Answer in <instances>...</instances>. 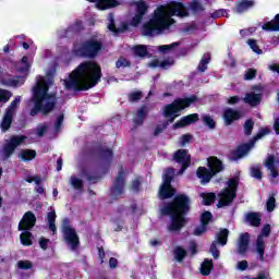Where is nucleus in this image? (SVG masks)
Instances as JSON below:
<instances>
[{"mask_svg": "<svg viewBox=\"0 0 279 279\" xmlns=\"http://www.w3.org/2000/svg\"><path fill=\"white\" fill-rule=\"evenodd\" d=\"M186 19L189 16V8L183 2L175 0L170 1L168 4L158 5L153 12L150 21L143 25L144 36H160L162 32H167L171 26L175 25V20Z\"/></svg>", "mask_w": 279, "mask_h": 279, "instance_id": "nucleus-1", "label": "nucleus"}, {"mask_svg": "<svg viewBox=\"0 0 279 279\" xmlns=\"http://www.w3.org/2000/svg\"><path fill=\"white\" fill-rule=\"evenodd\" d=\"M101 77H104V73L99 63L93 60L83 61L70 73L69 80L65 81V88L66 90H75V93L90 90L101 82Z\"/></svg>", "mask_w": 279, "mask_h": 279, "instance_id": "nucleus-2", "label": "nucleus"}, {"mask_svg": "<svg viewBox=\"0 0 279 279\" xmlns=\"http://www.w3.org/2000/svg\"><path fill=\"white\" fill-rule=\"evenodd\" d=\"M161 217H170L169 232H180L189 223L186 216L191 213V197L177 194L172 202L163 203L159 208Z\"/></svg>", "mask_w": 279, "mask_h": 279, "instance_id": "nucleus-3", "label": "nucleus"}, {"mask_svg": "<svg viewBox=\"0 0 279 279\" xmlns=\"http://www.w3.org/2000/svg\"><path fill=\"white\" fill-rule=\"evenodd\" d=\"M31 101L34 104V107L29 111L31 117H36L38 112H40L43 117H47V114H50V112L56 110L58 98L56 97V94H49V84L41 81L37 82L33 88V97Z\"/></svg>", "mask_w": 279, "mask_h": 279, "instance_id": "nucleus-4", "label": "nucleus"}, {"mask_svg": "<svg viewBox=\"0 0 279 279\" xmlns=\"http://www.w3.org/2000/svg\"><path fill=\"white\" fill-rule=\"evenodd\" d=\"M147 12H149V5L147 2L143 0L137 1L135 2V15L131 19L130 23L122 22L120 27H117V24H114V17L110 14L108 29L109 32L114 33L116 36H119V34H125V32L130 31V25L132 27H138V25L143 23V19H145V14H147Z\"/></svg>", "mask_w": 279, "mask_h": 279, "instance_id": "nucleus-5", "label": "nucleus"}, {"mask_svg": "<svg viewBox=\"0 0 279 279\" xmlns=\"http://www.w3.org/2000/svg\"><path fill=\"white\" fill-rule=\"evenodd\" d=\"M199 98L197 95H192L185 98H177L171 104L163 106V117L167 119L163 122V128H169L170 123H173L178 117H180V112L182 110H186V108H191L193 104H197Z\"/></svg>", "mask_w": 279, "mask_h": 279, "instance_id": "nucleus-6", "label": "nucleus"}, {"mask_svg": "<svg viewBox=\"0 0 279 279\" xmlns=\"http://www.w3.org/2000/svg\"><path fill=\"white\" fill-rule=\"evenodd\" d=\"M102 49L104 44L101 41L97 39H87L75 50V56H78V58L95 60V58L101 53Z\"/></svg>", "mask_w": 279, "mask_h": 279, "instance_id": "nucleus-7", "label": "nucleus"}, {"mask_svg": "<svg viewBox=\"0 0 279 279\" xmlns=\"http://www.w3.org/2000/svg\"><path fill=\"white\" fill-rule=\"evenodd\" d=\"M173 168H167L163 173V183L159 189V199H171V197L175 196V187L171 185L173 182Z\"/></svg>", "mask_w": 279, "mask_h": 279, "instance_id": "nucleus-8", "label": "nucleus"}, {"mask_svg": "<svg viewBox=\"0 0 279 279\" xmlns=\"http://www.w3.org/2000/svg\"><path fill=\"white\" fill-rule=\"evenodd\" d=\"M126 178H128V174L125 173V169H123V166H121L110 187V195L113 199L117 201L119 199V197H122V195H124Z\"/></svg>", "mask_w": 279, "mask_h": 279, "instance_id": "nucleus-9", "label": "nucleus"}, {"mask_svg": "<svg viewBox=\"0 0 279 279\" xmlns=\"http://www.w3.org/2000/svg\"><path fill=\"white\" fill-rule=\"evenodd\" d=\"M271 234V225L266 223L262 228L260 234L257 236L255 242V252L257 253V260H260V263H265V250L267 245L265 244L264 236H269Z\"/></svg>", "mask_w": 279, "mask_h": 279, "instance_id": "nucleus-10", "label": "nucleus"}, {"mask_svg": "<svg viewBox=\"0 0 279 279\" xmlns=\"http://www.w3.org/2000/svg\"><path fill=\"white\" fill-rule=\"evenodd\" d=\"M26 140H27V136L25 135H13L10 138V142L4 144L2 148L3 160H8L12 158V154H14V151L16 150V147H19L20 145H23V143H25Z\"/></svg>", "mask_w": 279, "mask_h": 279, "instance_id": "nucleus-11", "label": "nucleus"}, {"mask_svg": "<svg viewBox=\"0 0 279 279\" xmlns=\"http://www.w3.org/2000/svg\"><path fill=\"white\" fill-rule=\"evenodd\" d=\"M61 232L63 234V240L71 246V250H77L80 247V235H77V231H75L73 227L63 225Z\"/></svg>", "mask_w": 279, "mask_h": 279, "instance_id": "nucleus-12", "label": "nucleus"}, {"mask_svg": "<svg viewBox=\"0 0 279 279\" xmlns=\"http://www.w3.org/2000/svg\"><path fill=\"white\" fill-rule=\"evenodd\" d=\"M92 151L95 156H98L100 160H104L108 165V167L112 165V158H114V153L112 151V149L102 145H98L95 146Z\"/></svg>", "mask_w": 279, "mask_h": 279, "instance_id": "nucleus-13", "label": "nucleus"}, {"mask_svg": "<svg viewBox=\"0 0 279 279\" xmlns=\"http://www.w3.org/2000/svg\"><path fill=\"white\" fill-rule=\"evenodd\" d=\"M173 160L181 165V173L191 167V155H189V150L186 149L177 150L174 153Z\"/></svg>", "mask_w": 279, "mask_h": 279, "instance_id": "nucleus-14", "label": "nucleus"}, {"mask_svg": "<svg viewBox=\"0 0 279 279\" xmlns=\"http://www.w3.org/2000/svg\"><path fill=\"white\" fill-rule=\"evenodd\" d=\"M252 147H254L252 142L239 145L236 147V149H234L230 153L229 160H231L232 162H234L236 160H241V158H243V156H247V154H250V150L252 149Z\"/></svg>", "mask_w": 279, "mask_h": 279, "instance_id": "nucleus-15", "label": "nucleus"}, {"mask_svg": "<svg viewBox=\"0 0 279 279\" xmlns=\"http://www.w3.org/2000/svg\"><path fill=\"white\" fill-rule=\"evenodd\" d=\"M219 195L220 199L217 204L219 208L230 206L234 202V199H236V193L228 187H226Z\"/></svg>", "mask_w": 279, "mask_h": 279, "instance_id": "nucleus-16", "label": "nucleus"}, {"mask_svg": "<svg viewBox=\"0 0 279 279\" xmlns=\"http://www.w3.org/2000/svg\"><path fill=\"white\" fill-rule=\"evenodd\" d=\"M36 226V215L32 211H26L19 223V230H32Z\"/></svg>", "mask_w": 279, "mask_h": 279, "instance_id": "nucleus-17", "label": "nucleus"}, {"mask_svg": "<svg viewBox=\"0 0 279 279\" xmlns=\"http://www.w3.org/2000/svg\"><path fill=\"white\" fill-rule=\"evenodd\" d=\"M197 121H199V114L191 113V114H187L185 117H182L179 121H177L172 125V129L180 130L182 128H186L189 125H193V123H197Z\"/></svg>", "mask_w": 279, "mask_h": 279, "instance_id": "nucleus-18", "label": "nucleus"}, {"mask_svg": "<svg viewBox=\"0 0 279 279\" xmlns=\"http://www.w3.org/2000/svg\"><path fill=\"white\" fill-rule=\"evenodd\" d=\"M250 250V233H242L238 239V254L245 256Z\"/></svg>", "mask_w": 279, "mask_h": 279, "instance_id": "nucleus-19", "label": "nucleus"}, {"mask_svg": "<svg viewBox=\"0 0 279 279\" xmlns=\"http://www.w3.org/2000/svg\"><path fill=\"white\" fill-rule=\"evenodd\" d=\"M278 163H279V160H276V155H271V154H269L267 159L264 161V167H266V169L270 171V175L274 179L278 178L279 175L278 168L276 167V165Z\"/></svg>", "mask_w": 279, "mask_h": 279, "instance_id": "nucleus-20", "label": "nucleus"}, {"mask_svg": "<svg viewBox=\"0 0 279 279\" xmlns=\"http://www.w3.org/2000/svg\"><path fill=\"white\" fill-rule=\"evenodd\" d=\"M147 114H149V107H147V105L140 107V109L136 111V118L133 119L134 128H141V125L145 123Z\"/></svg>", "mask_w": 279, "mask_h": 279, "instance_id": "nucleus-21", "label": "nucleus"}, {"mask_svg": "<svg viewBox=\"0 0 279 279\" xmlns=\"http://www.w3.org/2000/svg\"><path fill=\"white\" fill-rule=\"evenodd\" d=\"M223 120H225V125H232L233 121H239L241 119V111L234 110L232 108H227L223 111Z\"/></svg>", "mask_w": 279, "mask_h": 279, "instance_id": "nucleus-22", "label": "nucleus"}, {"mask_svg": "<svg viewBox=\"0 0 279 279\" xmlns=\"http://www.w3.org/2000/svg\"><path fill=\"white\" fill-rule=\"evenodd\" d=\"M197 178L201 180L202 184H208L213 178H215V172L206 167H198L196 171Z\"/></svg>", "mask_w": 279, "mask_h": 279, "instance_id": "nucleus-23", "label": "nucleus"}, {"mask_svg": "<svg viewBox=\"0 0 279 279\" xmlns=\"http://www.w3.org/2000/svg\"><path fill=\"white\" fill-rule=\"evenodd\" d=\"M122 3V0H98L96 8L98 10H112V8H119Z\"/></svg>", "mask_w": 279, "mask_h": 279, "instance_id": "nucleus-24", "label": "nucleus"}, {"mask_svg": "<svg viewBox=\"0 0 279 279\" xmlns=\"http://www.w3.org/2000/svg\"><path fill=\"white\" fill-rule=\"evenodd\" d=\"M208 167L210 171L217 175V173H221L223 170V162L217 157H209Z\"/></svg>", "mask_w": 279, "mask_h": 279, "instance_id": "nucleus-25", "label": "nucleus"}, {"mask_svg": "<svg viewBox=\"0 0 279 279\" xmlns=\"http://www.w3.org/2000/svg\"><path fill=\"white\" fill-rule=\"evenodd\" d=\"M135 58H151V53L145 45H135L132 48Z\"/></svg>", "mask_w": 279, "mask_h": 279, "instance_id": "nucleus-26", "label": "nucleus"}, {"mask_svg": "<svg viewBox=\"0 0 279 279\" xmlns=\"http://www.w3.org/2000/svg\"><path fill=\"white\" fill-rule=\"evenodd\" d=\"M263 99V94L248 93L244 97V102L250 104L253 108L258 106Z\"/></svg>", "mask_w": 279, "mask_h": 279, "instance_id": "nucleus-27", "label": "nucleus"}, {"mask_svg": "<svg viewBox=\"0 0 279 279\" xmlns=\"http://www.w3.org/2000/svg\"><path fill=\"white\" fill-rule=\"evenodd\" d=\"M82 174L86 178L87 182H90L92 184H97V182L101 180V175L97 174V172H90L88 168H83Z\"/></svg>", "mask_w": 279, "mask_h": 279, "instance_id": "nucleus-28", "label": "nucleus"}, {"mask_svg": "<svg viewBox=\"0 0 279 279\" xmlns=\"http://www.w3.org/2000/svg\"><path fill=\"white\" fill-rule=\"evenodd\" d=\"M228 236H230V230L220 229V231L216 234V244L218 243V245H221L222 247L228 245Z\"/></svg>", "mask_w": 279, "mask_h": 279, "instance_id": "nucleus-29", "label": "nucleus"}, {"mask_svg": "<svg viewBox=\"0 0 279 279\" xmlns=\"http://www.w3.org/2000/svg\"><path fill=\"white\" fill-rule=\"evenodd\" d=\"M24 162H29L36 158V150L34 149H22L17 155Z\"/></svg>", "mask_w": 279, "mask_h": 279, "instance_id": "nucleus-30", "label": "nucleus"}, {"mask_svg": "<svg viewBox=\"0 0 279 279\" xmlns=\"http://www.w3.org/2000/svg\"><path fill=\"white\" fill-rule=\"evenodd\" d=\"M213 269H215V264L213 263V259H204V262L201 265L202 276H210Z\"/></svg>", "mask_w": 279, "mask_h": 279, "instance_id": "nucleus-31", "label": "nucleus"}, {"mask_svg": "<svg viewBox=\"0 0 279 279\" xmlns=\"http://www.w3.org/2000/svg\"><path fill=\"white\" fill-rule=\"evenodd\" d=\"M250 8H254V0H242L236 4L235 12L243 14V12H247Z\"/></svg>", "mask_w": 279, "mask_h": 279, "instance_id": "nucleus-32", "label": "nucleus"}, {"mask_svg": "<svg viewBox=\"0 0 279 279\" xmlns=\"http://www.w3.org/2000/svg\"><path fill=\"white\" fill-rule=\"evenodd\" d=\"M246 221H248L253 228L260 227V214L254 211L248 213L246 215Z\"/></svg>", "mask_w": 279, "mask_h": 279, "instance_id": "nucleus-33", "label": "nucleus"}, {"mask_svg": "<svg viewBox=\"0 0 279 279\" xmlns=\"http://www.w3.org/2000/svg\"><path fill=\"white\" fill-rule=\"evenodd\" d=\"M56 210L49 211L47 214V221L49 225V230H51L52 234H58V227H56L57 219Z\"/></svg>", "mask_w": 279, "mask_h": 279, "instance_id": "nucleus-34", "label": "nucleus"}, {"mask_svg": "<svg viewBox=\"0 0 279 279\" xmlns=\"http://www.w3.org/2000/svg\"><path fill=\"white\" fill-rule=\"evenodd\" d=\"M14 114L10 113V112H5L2 122H1V130L2 132H8V130H10V128H12V119H13Z\"/></svg>", "mask_w": 279, "mask_h": 279, "instance_id": "nucleus-35", "label": "nucleus"}, {"mask_svg": "<svg viewBox=\"0 0 279 279\" xmlns=\"http://www.w3.org/2000/svg\"><path fill=\"white\" fill-rule=\"evenodd\" d=\"M271 133V130H269V128L265 126V128H260L259 131L257 132L256 135H254L252 138H251V143L252 145H256V142L257 141H260V138H263L264 136H267V134H270Z\"/></svg>", "mask_w": 279, "mask_h": 279, "instance_id": "nucleus-36", "label": "nucleus"}, {"mask_svg": "<svg viewBox=\"0 0 279 279\" xmlns=\"http://www.w3.org/2000/svg\"><path fill=\"white\" fill-rule=\"evenodd\" d=\"M20 240L22 245H25L26 247H29V245H33L34 242H32V233L29 230H22V233L20 234Z\"/></svg>", "mask_w": 279, "mask_h": 279, "instance_id": "nucleus-37", "label": "nucleus"}, {"mask_svg": "<svg viewBox=\"0 0 279 279\" xmlns=\"http://www.w3.org/2000/svg\"><path fill=\"white\" fill-rule=\"evenodd\" d=\"M143 99V92L142 90H133L128 94V101L130 104H138Z\"/></svg>", "mask_w": 279, "mask_h": 279, "instance_id": "nucleus-38", "label": "nucleus"}, {"mask_svg": "<svg viewBox=\"0 0 279 279\" xmlns=\"http://www.w3.org/2000/svg\"><path fill=\"white\" fill-rule=\"evenodd\" d=\"M187 252L184 247L182 246H175L174 248V258L178 263H182L187 256Z\"/></svg>", "mask_w": 279, "mask_h": 279, "instance_id": "nucleus-39", "label": "nucleus"}, {"mask_svg": "<svg viewBox=\"0 0 279 279\" xmlns=\"http://www.w3.org/2000/svg\"><path fill=\"white\" fill-rule=\"evenodd\" d=\"M202 119L204 125H206V128H208L209 130H215V128H217V122L215 121V119H213V117H210V114H205Z\"/></svg>", "mask_w": 279, "mask_h": 279, "instance_id": "nucleus-40", "label": "nucleus"}, {"mask_svg": "<svg viewBox=\"0 0 279 279\" xmlns=\"http://www.w3.org/2000/svg\"><path fill=\"white\" fill-rule=\"evenodd\" d=\"M209 63H210V54H204L198 63V68H197L198 71H201V73H204V71L208 69Z\"/></svg>", "mask_w": 279, "mask_h": 279, "instance_id": "nucleus-41", "label": "nucleus"}, {"mask_svg": "<svg viewBox=\"0 0 279 279\" xmlns=\"http://www.w3.org/2000/svg\"><path fill=\"white\" fill-rule=\"evenodd\" d=\"M190 10L193 12V14H197L199 12H204L205 9L202 2L193 0L192 2H190Z\"/></svg>", "mask_w": 279, "mask_h": 279, "instance_id": "nucleus-42", "label": "nucleus"}, {"mask_svg": "<svg viewBox=\"0 0 279 279\" xmlns=\"http://www.w3.org/2000/svg\"><path fill=\"white\" fill-rule=\"evenodd\" d=\"M130 66H132V62L128 60L125 57H120L116 61V69H128Z\"/></svg>", "mask_w": 279, "mask_h": 279, "instance_id": "nucleus-43", "label": "nucleus"}, {"mask_svg": "<svg viewBox=\"0 0 279 279\" xmlns=\"http://www.w3.org/2000/svg\"><path fill=\"white\" fill-rule=\"evenodd\" d=\"M16 265H17V268L22 269L23 271L34 269V263H32V260L29 259L19 260Z\"/></svg>", "mask_w": 279, "mask_h": 279, "instance_id": "nucleus-44", "label": "nucleus"}, {"mask_svg": "<svg viewBox=\"0 0 279 279\" xmlns=\"http://www.w3.org/2000/svg\"><path fill=\"white\" fill-rule=\"evenodd\" d=\"M215 199H217V195L215 193H207L203 195L204 206H213V204H215Z\"/></svg>", "mask_w": 279, "mask_h": 279, "instance_id": "nucleus-45", "label": "nucleus"}, {"mask_svg": "<svg viewBox=\"0 0 279 279\" xmlns=\"http://www.w3.org/2000/svg\"><path fill=\"white\" fill-rule=\"evenodd\" d=\"M70 182L75 191H82L84 189V181L80 178L71 177Z\"/></svg>", "mask_w": 279, "mask_h": 279, "instance_id": "nucleus-46", "label": "nucleus"}, {"mask_svg": "<svg viewBox=\"0 0 279 279\" xmlns=\"http://www.w3.org/2000/svg\"><path fill=\"white\" fill-rule=\"evenodd\" d=\"M213 221V213L206 210L201 215V225L208 228V225Z\"/></svg>", "mask_w": 279, "mask_h": 279, "instance_id": "nucleus-47", "label": "nucleus"}, {"mask_svg": "<svg viewBox=\"0 0 279 279\" xmlns=\"http://www.w3.org/2000/svg\"><path fill=\"white\" fill-rule=\"evenodd\" d=\"M244 135L250 136L254 132V120L247 119L243 124Z\"/></svg>", "mask_w": 279, "mask_h": 279, "instance_id": "nucleus-48", "label": "nucleus"}, {"mask_svg": "<svg viewBox=\"0 0 279 279\" xmlns=\"http://www.w3.org/2000/svg\"><path fill=\"white\" fill-rule=\"evenodd\" d=\"M239 177H233L229 179V181L227 182L229 187L227 189H229V191H233V193H236V191H239Z\"/></svg>", "mask_w": 279, "mask_h": 279, "instance_id": "nucleus-49", "label": "nucleus"}, {"mask_svg": "<svg viewBox=\"0 0 279 279\" xmlns=\"http://www.w3.org/2000/svg\"><path fill=\"white\" fill-rule=\"evenodd\" d=\"M12 97V92L0 88V104H8Z\"/></svg>", "mask_w": 279, "mask_h": 279, "instance_id": "nucleus-50", "label": "nucleus"}, {"mask_svg": "<svg viewBox=\"0 0 279 279\" xmlns=\"http://www.w3.org/2000/svg\"><path fill=\"white\" fill-rule=\"evenodd\" d=\"M175 47H180V43L174 41L170 45L159 46V51H161V53H168V51H173V49H175Z\"/></svg>", "mask_w": 279, "mask_h": 279, "instance_id": "nucleus-51", "label": "nucleus"}, {"mask_svg": "<svg viewBox=\"0 0 279 279\" xmlns=\"http://www.w3.org/2000/svg\"><path fill=\"white\" fill-rule=\"evenodd\" d=\"M247 45L254 51V53H257V56H260L263 53V49L258 47V44L256 43V39H248Z\"/></svg>", "mask_w": 279, "mask_h": 279, "instance_id": "nucleus-52", "label": "nucleus"}, {"mask_svg": "<svg viewBox=\"0 0 279 279\" xmlns=\"http://www.w3.org/2000/svg\"><path fill=\"white\" fill-rule=\"evenodd\" d=\"M21 104V96H17L14 98V100L10 104L8 107L7 112H10V114H14V110L19 108V105Z\"/></svg>", "mask_w": 279, "mask_h": 279, "instance_id": "nucleus-53", "label": "nucleus"}, {"mask_svg": "<svg viewBox=\"0 0 279 279\" xmlns=\"http://www.w3.org/2000/svg\"><path fill=\"white\" fill-rule=\"evenodd\" d=\"M251 177L255 180H263V171L257 166L251 168Z\"/></svg>", "mask_w": 279, "mask_h": 279, "instance_id": "nucleus-54", "label": "nucleus"}, {"mask_svg": "<svg viewBox=\"0 0 279 279\" xmlns=\"http://www.w3.org/2000/svg\"><path fill=\"white\" fill-rule=\"evenodd\" d=\"M266 208L268 213H274L276 210V197L270 196L266 202Z\"/></svg>", "mask_w": 279, "mask_h": 279, "instance_id": "nucleus-55", "label": "nucleus"}, {"mask_svg": "<svg viewBox=\"0 0 279 279\" xmlns=\"http://www.w3.org/2000/svg\"><path fill=\"white\" fill-rule=\"evenodd\" d=\"M62 123H64V113H61L57 117V120L53 125L54 132H58L59 130L62 129Z\"/></svg>", "mask_w": 279, "mask_h": 279, "instance_id": "nucleus-56", "label": "nucleus"}, {"mask_svg": "<svg viewBox=\"0 0 279 279\" xmlns=\"http://www.w3.org/2000/svg\"><path fill=\"white\" fill-rule=\"evenodd\" d=\"M209 252L216 260L221 256L219 248H217V242L210 244Z\"/></svg>", "mask_w": 279, "mask_h": 279, "instance_id": "nucleus-57", "label": "nucleus"}, {"mask_svg": "<svg viewBox=\"0 0 279 279\" xmlns=\"http://www.w3.org/2000/svg\"><path fill=\"white\" fill-rule=\"evenodd\" d=\"M221 16H226L228 19L230 15H228V11L226 9H219L211 13V19H221Z\"/></svg>", "mask_w": 279, "mask_h": 279, "instance_id": "nucleus-58", "label": "nucleus"}, {"mask_svg": "<svg viewBox=\"0 0 279 279\" xmlns=\"http://www.w3.org/2000/svg\"><path fill=\"white\" fill-rule=\"evenodd\" d=\"M208 227H206L205 225L197 226L194 231L193 234L194 236H202V234H204L205 232H207Z\"/></svg>", "mask_w": 279, "mask_h": 279, "instance_id": "nucleus-59", "label": "nucleus"}, {"mask_svg": "<svg viewBox=\"0 0 279 279\" xmlns=\"http://www.w3.org/2000/svg\"><path fill=\"white\" fill-rule=\"evenodd\" d=\"M131 191H133V193H138L141 191V179L132 181Z\"/></svg>", "mask_w": 279, "mask_h": 279, "instance_id": "nucleus-60", "label": "nucleus"}, {"mask_svg": "<svg viewBox=\"0 0 279 279\" xmlns=\"http://www.w3.org/2000/svg\"><path fill=\"white\" fill-rule=\"evenodd\" d=\"M256 77V70L255 69H248L246 73L244 74V80L252 81Z\"/></svg>", "mask_w": 279, "mask_h": 279, "instance_id": "nucleus-61", "label": "nucleus"}, {"mask_svg": "<svg viewBox=\"0 0 279 279\" xmlns=\"http://www.w3.org/2000/svg\"><path fill=\"white\" fill-rule=\"evenodd\" d=\"M191 141H193V135L183 134L181 136V147H184L186 144L191 143Z\"/></svg>", "mask_w": 279, "mask_h": 279, "instance_id": "nucleus-62", "label": "nucleus"}, {"mask_svg": "<svg viewBox=\"0 0 279 279\" xmlns=\"http://www.w3.org/2000/svg\"><path fill=\"white\" fill-rule=\"evenodd\" d=\"M49 243H51V240L47 239V238H40L39 239V246L41 250H48L49 247Z\"/></svg>", "mask_w": 279, "mask_h": 279, "instance_id": "nucleus-63", "label": "nucleus"}, {"mask_svg": "<svg viewBox=\"0 0 279 279\" xmlns=\"http://www.w3.org/2000/svg\"><path fill=\"white\" fill-rule=\"evenodd\" d=\"M189 250H190L191 256H195V254H197V242L191 241Z\"/></svg>", "mask_w": 279, "mask_h": 279, "instance_id": "nucleus-64", "label": "nucleus"}]
</instances>
